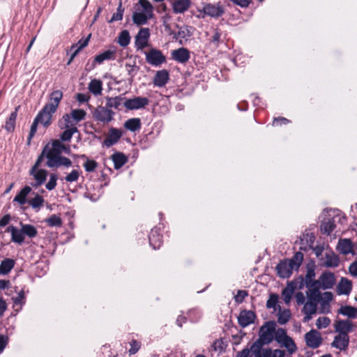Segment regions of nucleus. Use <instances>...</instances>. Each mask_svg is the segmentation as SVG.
<instances>
[{
  "label": "nucleus",
  "instance_id": "1",
  "mask_svg": "<svg viewBox=\"0 0 357 357\" xmlns=\"http://www.w3.org/2000/svg\"><path fill=\"white\" fill-rule=\"evenodd\" d=\"M295 299L298 305H303V322H308L317 313L319 303L321 301L323 306L328 305L333 299V294L328 291L321 294L319 289L313 287L307 289L305 294L302 291L296 292Z\"/></svg>",
  "mask_w": 357,
  "mask_h": 357
},
{
  "label": "nucleus",
  "instance_id": "2",
  "mask_svg": "<svg viewBox=\"0 0 357 357\" xmlns=\"http://www.w3.org/2000/svg\"><path fill=\"white\" fill-rule=\"evenodd\" d=\"M68 151V149L64 144L59 141H55L51 145H47L40 155L47 158V166L49 167H69L72 164L70 160L61 155V153Z\"/></svg>",
  "mask_w": 357,
  "mask_h": 357
},
{
  "label": "nucleus",
  "instance_id": "3",
  "mask_svg": "<svg viewBox=\"0 0 357 357\" xmlns=\"http://www.w3.org/2000/svg\"><path fill=\"white\" fill-rule=\"evenodd\" d=\"M153 7L148 0H139L135 6L132 19L137 26L146 24L153 17Z\"/></svg>",
  "mask_w": 357,
  "mask_h": 357
},
{
  "label": "nucleus",
  "instance_id": "4",
  "mask_svg": "<svg viewBox=\"0 0 357 357\" xmlns=\"http://www.w3.org/2000/svg\"><path fill=\"white\" fill-rule=\"evenodd\" d=\"M20 225L21 228L10 225L6 230V232L10 234L13 242L21 245L24 241L25 236L31 238L37 236L38 231L34 226L22 223H20Z\"/></svg>",
  "mask_w": 357,
  "mask_h": 357
},
{
  "label": "nucleus",
  "instance_id": "5",
  "mask_svg": "<svg viewBox=\"0 0 357 357\" xmlns=\"http://www.w3.org/2000/svg\"><path fill=\"white\" fill-rule=\"evenodd\" d=\"M275 341L281 347H284L289 355L294 354L298 349L294 340L289 337L287 331L282 328H279L276 330Z\"/></svg>",
  "mask_w": 357,
  "mask_h": 357
},
{
  "label": "nucleus",
  "instance_id": "6",
  "mask_svg": "<svg viewBox=\"0 0 357 357\" xmlns=\"http://www.w3.org/2000/svg\"><path fill=\"white\" fill-rule=\"evenodd\" d=\"M43 160V155H40L35 165L30 170V174L33 176L35 180V183L32 184L34 187H38L42 185L45 181L47 176V172L46 170L38 168Z\"/></svg>",
  "mask_w": 357,
  "mask_h": 357
},
{
  "label": "nucleus",
  "instance_id": "7",
  "mask_svg": "<svg viewBox=\"0 0 357 357\" xmlns=\"http://www.w3.org/2000/svg\"><path fill=\"white\" fill-rule=\"evenodd\" d=\"M275 324L274 322H268L262 326L259 331V340L261 343L267 344L273 340H275Z\"/></svg>",
  "mask_w": 357,
  "mask_h": 357
},
{
  "label": "nucleus",
  "instance_id": "8",
  "mask_svg": "<svg viewBox=\"0 0 357 357\" xmlns=\"http://www.w3.org/2000/svg\"><path fill=\"white\" fill-rule=\"evenodd\" d=\"M335 284V278L334 274L331 272H324L321 274L318 280L313 282L310 288H315L317 289H331Z\"/></svg>",
  "mask_w": 357,
  "mask_h": 357
},
{
  "label": "nucleus",
  "instance_id": "9",
  "mask_svg": "<svg viewBox=\"0 0 357 357\" xmlns=\"http://www.w3.org/2000/svg\"><path fill=\"white\" fill-rule=\"evenodd\" d=\"M93 119L102 123H108L113 120L114 112L106 105L98 106L92 112Z\"/></svg>",
  "mask_w": 357,
  "mask_h": 357
},
{
  "label": "nucleus",
  "instance_id": "10",
  "mask_svg": "<svg viewBox=\"0 0 357 357\" xmlns=\"http://www.w3.org/2000/svg\"><path fill=\"white\" fill-rule=\"evenodd\" d=\"M146 62L153 66H160L166 62V57L162 52L155 48H151L144 52Z\"/></svg>",
  "mask_w": 357,
  "mask_h": 357
},
{
  "label": "nucleus",
  "instance_id": "11",
  "mask_svg": "<svg viewBox=\"0 0 357 357\" xmlns=\"http://www.w3.org/2000/svg\"><path fill=\"white\" fill-rule=\"evenodd\" d=\"M252 349L255 357H284L285 351L279 349H263L260 350L258 346L254 343Z\"/></svg>",
  "mask_w": 357,
  "mask_h": 357
},
{
  "label": "nucleus",
  "instance_id": "12",
  "mask_svg": "<svg viewBox=\"0 0 357 357\" xmlns=\"http://www.w3.org/2000/svg\"><path fill=\"white\" fill-rule=\"evenodd\" d=\"M149 28H141L135 38V45L138 50H142L149 45L150 38Z\"/></svg>",
  "mask_w": 357,
  "mask_h": 357
},
{
  "label": "nucleus",
  "instance_id": "13",
  "mask_svg": "<svg viewBox=\"0 0 357 357\" xmlns=\"http://www.w3.org/2000/svg\"><path fill=\"white\" fill-rule=\"evenodd\" d=\"M305 340L307 347L317 349L321 345L322 337L319 331L312 329L305 335Z\"/></svg>",
  "mask_w": 357,
  "mask_h": 357
},
{
  "label": "nucleus",
  "instance_id": "14",
  "mask_svg": "<svg viewBox=\"0 0 357 357\" xmlns=\"http://www.w3.org/2000/svg\"><path fill=\"white\" fill-rule=\"evenodd\" d=\"M149 101L148 98L144 97H135L134 98L126 100L123 102L125 107L128 109H138L145 107Z\"/></svg>",
  "mask_w": 357,
  "mask_h": 357
},
{
  "label": "nucleus",
  "instance_id": "15",
  "mask_svg": "<svg viewBox=\"0 0 357 357\" xmlns=\"http://www.w3.org/2000/svg\"><path fill=\"white\" fill-rule=\"evenodd\" d=\"M55 112V111L45 105L36 116V121H38L44 127H47L50 125L52 114Z\"/></svg>",
  "mask_w": 357,
  "mask_h": 357
},
{
  "label": "nucleus",
  "instance_id": "16",
  "mask_svg": "<svg viewBox=\"0 0 357 357\" xmlns=\"http://www.w3.org/2000/svg\"><path fill=\"white\" fill-rule=\"evenodd\" d=\"M121 136L122 132L120 130L112 128L109 129L108 135L103 141L102 144L106 147H110L117 143Z\"/></svg>",
  "mask_w": 357,
  "mask_h": 357
},
{
  "label": "nucleus",
  "instance_id": "17",
  "mask_svg": "<svg viewBox=\"0 0 357 357\" xmlns=\"http://www.w3.org/2000/svg\"><path fill=\"white\" fill-rule=\"evenodd\" d=\"M204 12L206 13L207 16L219 17L224 13V8L219 3H205L204 5Z\"/></svg>",
  "mask_w": 357,
  "mask_h": 357
},
{
  "label": "nucleus",
  "instance_id": "18",
  "mask_svg": "<svg viewBox=\"0 0 357 357\" xmlns=\"http://www.w3.org/2000/svg\"><path fill=\"white\" fill-rule=\"evenodd\" d=\"M276 270L280 278H287L290 277L295 268L289 264V261L285 259L278 264Z\"/></svg>",
  "mask_w": 357,
  "mask_h": 357
},
{
  "label": "nucleus",
  "instance_id": "19",
  "mask_svg": "<svg viewBox=\"0 0 357 357\" xmlns=\"http://www.w3.org/2000/svg\"><path fill=\"white\" fill-rule=\"evenodd\" d=\"M169 79V72L163 69L156 72L153 82L155 86L162 87L168 82Z\"/></svg>",
  "mask_w": 357,
  "mask_h": 357
},
{
  "label": "nucleus",
  "instance_id": "20",
  "mask_svg": "<svg viewBox=\"0 0 357 357\" xmlns=\"http://www.w3.org/2000/svg\"><path fill=\"white\" fill-rule=\"evenodd\" d=\"M353 328L352 322L348 319L338 320L335 323V331L339 334L348 335Z\"/></svg>",
  "mask_w": 357,
  "mask_h": 357
},
{
  "label": "nucleus",
  "instance_id": "21",
  "mask_svg": "<svg viewBox=\"0 0 357 357\" xmlns=\"http://www.w3.org/2000/svg\"><path fill=\"white\" fill-rule=\"evenodd\" d=\"M190 0H174L172 3V10L176 14L185 13L190 6Z\"/></svg>",
  "mask_w": 357,
  "mask_h": 357
},
{
  "label": "nucleus",
  "instance_id": "22",
  "mask_svg": "<svg viewBox=\"0 0 357 357\" xmlns=\"http://www.w3.org/2000/svg\"><path fill=\"white\" fill-rule=\"evenodd\" d=\"M172 59L179 63H185L190 59V52L184 47L178 48V50L172 52Z\"/></svg>",
  "mask_w": 357,
  "mask_h": 357
},
{
  "label": "nucleus",
  "instance_id": "23",
  "mask_svg": "<svg viewBox=\"0 0 357 357\" xmlns=\"http://www.w3.org/2000/svg\"><path fill=\"white\" fill-rule=\"evenodd\" d=\"M255 318V314L252 311H242L238 317V324L243 328L252 324Z\"/></svg>",
  "mask_w": 357,
  "mask_h": 357
},
{
  "label": "nucleus",
  "instance_id": "24",
  "mask_svg": "<svg viewBox=\"0 0 357 357\" xmlns=\"http://www.w3.org/2000/svg\"><path fill=\"white\" fill-rule=\"evenodd\" d=\"M116 53V48L114 47V48L107 50L105 51L104 52L96 56L95 59H94L93 66H95L96 63L101 64L105 61L114 59Z\"/></svg>",
  "mask_w": 357,
  "mask_h": 357
},
{
  "label": "nucleus",
  "instance_id": "25",
  "mask_svg": "<svg viewBox=\"0 0 357 357\" xmlns=\"http://www.w3.org/2000/svg\"><path fill=\"white\" fill-rule=\"evenodd\" d=\"M349 342V337L348 335L339 334L335 337L332 346L340 350H344L348 347Z\"/></svg>",
  "mask_w": 357,
  "mask_h": 357
},
{
  "label": "nucleus",
  "instance_id": "26",
  "mask_svg": "<svg viewBox=\"0 0 357 357\" xmlns=\"http://www.w3.org/2000/svg\"><path fill=\"white\" fill-rule=\"evenodd\" d=\"M88 90L95 96H101L102 93V82L98 79H92L88 84Z\"/></svg>",
  "mask_w": 357,
  "mask_h": 357
},
{
  "label": "nucleus",
  "instance_id": "27",
  "mask_svg": "<svg viewBox=\"0 0 357 357\" xmlns=\"http://www.w3.org/2000/svg\"><path fill=\"white\" fill-rule=\"evenodd\" d=\"M63 98V93L60 90L54 91L50 94V98L49 102L45 105L54 111H56V109L59 105L61 100Z\"/></svg>",
  "mask_w": 357,
  "mask_h": 357
},
{
  "label": "nucleus",
  "instance_id": "28",
  "mask_svg": "<svg viewBox=\"0 0 357 357\" xmlns=\"http://www.w3.org/2000/svg\"><path fill=\"white\" fill-rule=\"evenodd\" d=\"M296 289V284L293 282H288L286 287L282 291V298L284 302L289 305Z\"/></svg>",
  "mask_w": 357,
  "mask_h": 357
},
{
  "label": "nucleus",
  "instance_id": "29",
  "mask_svg": "<svg viewBox=\"0 0 357 357\" xmlns=\"http://www.w3.org/2000/svg\"><path fill=\"white\" fill-rule=\"evenodd\" d=\"M149 243L154 250L158 249L162 244V236L158 229H153L149 236Z\"/></svg>",
  "mask_w": 357,
  "mask_h": 357
},
{
  "label": "nucleus",
  "instance_id": "30",
  "mask_svg": "<svg viewBox=\"0 0 357 357\" xmlns=\"http://www.w3.org/2000/svg\"><path fill=\"white\" fill-rule=\"evenodd\" d=\"M322 264L326 267H335L339 264L338 257L331 252H326Z\"/></svg>",
  "mask_w": 357,
  "mask_h": 357
},
{
  "label": "nucleus",
  "instance_id": "31",
  "mask_svg": "<svg viewBox=\"0 0 357 357\" xmlns=\"http://www.w3.org/2000/svg\"><path fill=\"white\" fill-rule=\"evenodd\" d=\"M73 119L71 118L70 114H65L62 118L59 121V126L61 129H64L65 128H77L76 122L73 121Z\"/></svg>",
  "mask_w": 357,
  "mask_h": 357
},
{
  "label": "nucleus",
  "instance_id": "32",
  "mask_svg": "<svg viewBox=\"0 0 357 357\" xmlns=\"http://www.w3.org/2000/svg\"><path fill=\"white\" fill-rule=\"evenodd\" d=\"M337 248L341 253L348 255L353 251L352 243L349 239H341L338 243Z\"/></svg>",
  "mask_w": 357,
  "mask_h": 357
},
{
  "label": "nucleus",
  "instance_id": "33",
  "mask_svg": "<svg viewBox=\"0 0 357 357\" xmlns=\"http://www.w3.org/2000/svg\"><path fill=\"white\" fill-rule=\"evenodd\" d=\"M141 126V120L139 118H131L124 123L125 128L131 132L139 130Z\"/></svg>",
  "mask_w": 357,
  "mask_h": 357
},
{
  "label": "nucleus",
  "instance_id": "34",
  "mask_svg": "<svg viewBox=\"0 0 357 357\" xmlns=\"http://www.w3.org/2000/svg\"><path fill=\"white\" fill-rule=\"evenodd\" d=\"M18 108L19 107L15 108V111L10 114L9 118L6 121L4 128L8 132H13L15 130Z\"/></svg>",
  "mask_w": 357,
  "mask_h": 357
},
{
  "label": "nucleus",
  "instance_id": "35",
  "mask_svg": "<svg viewBox=\"0 0 357 357\" xmlns=\"http://www.w3.org/2000/svg\"><path fill=\"white\" fill-rule=\"evenodd\" d=\"M351 282L347 279L342 278L337 287V291L340 294H349L351 291Z\"/></svg>",
  "mask_w": 357,
  "mask_h": 357
},
{
  "label": "nucleus",
  "instance_id": "36",
  "mask_svg": "<svg viewBox=\"0 0 357 357\" xmlns=\"http://www.w3.org/2000/svg\"><path fill=\"white\" fill-rule=\"evenodd\" d=\"M15 261L11 259H6L3 260L0 264V275H6L14 267Z\"/></svg>",
  "mask_w": 357,
  "mask_h": 357
},
{
  "label": "nucleus",
  "instance_id": "37",
  "mask_svg": "<svg viewBox=\"0 0 357 357\" xmlns=\"http://www.w3.org/2000/svg\"><path fill=\"white\" fill-rule=\"evenodd\" d=\"M123 98H121V96H116V97H114V98L107 97L106 98V100H107L106 106L109 109H110L112 108H114V109H119V107L123 103Z\"/></svg>",
  "mask_w": 357,
  "mask_h": 357
},
{
  "label": "nucleus",
  "instance_id": "38",
  "mask_svg": "<svg viewBox=\"0 0 357 357\" xmlns=\"http://www.w3.org/2000/svg\"><path fill=\"white\" fill-rule=\"evenodd\" d=\"M31 191L29 186H25L22 190L15 197L14 202H18L20 205L26 203V198L29 193Z\"/></svg>",
  "mask_w": 357,
  "mask_h": 357
},
{
  "label": "nucleus",
  "instance_id": "39",
  "mask_svg": "<svg viewBox=\"0 0 357 357\" xmlns=\"http://www.w3.org/2000/svg\"><path fill=\"white\" fill-rule=\"evenodd\" d=\"M112 158L114 162V168L116 169L121 168L127 162V158L121 153L113 154Z\"/></svg>",
  "mask_w": 357,
  "mask_h": 357
},
{
  "label": "nucleus",
  "instance_id": "40",
  "mask_svg": "<svg viewBox=\"0 0 357 357\" xmlns=\"http://www.w3.org/2000/svg\"><path fill=\"white\" fill-rule=\"evenodd\" d=\"M338 312L349 318H355L357 315V309L352 306L346 305L341 307Z\"/></svg>",
  "mask_w": 357,
  "mask_h": 357
},
{
  "label": "nucleus",
  "instance_id": "41",
  "mask_svg": "<svg viewBox=\"0 0 357 357\" xmlns=\"http://www.w3.org/2000/svg\"><path fill=\"white\" fill-rule=\"evenodd\" d=\"M287 260L289 261V264L296 271L298 269L303 260V255L301 252H297L291 259Z\"/></svg>",
  "mask_w": 357,
  "mask_h": 357
},
{
  "label": "nucleus",
  "instance_id": "42",
  "mask_svg": "<svg viewBox=\"0 0 357 357\" xmlns=\"http://www.w3.org/2000/svg\"><path fill=\"white\" fill-rule=\"evenodd\" d=\"M69 114H70L71 118L74 119L73 121L76 122V123L84 120L86 115V112L82 109H73Z\"/></svg>",
  "mask_w": 357,
  "mask_h": 357
},
{
  "label": "nucleus",
  "instance_id": "43",
  "mask_svg": "<svg viewBox=\"0 0 357 357\" xmlns=\"http://www.w3.org/2000/svg\"><path fill=\"white\" fill-rule=\"evenodd\" d=\"M130 42V36L128 31H122L118 38V43L121 47H126Z\"/></svg>",
  "mask_w": 357,
  "mask_h": 357
},
{
  "label": "nucleus",
  "instance_id": "44",
  "mask_svg": "<svg viewBox=\"0 0 357 357\" xmlns=\"http://www.w3.org/2000/svg\"><path fill=\"white\" fill-rule=\"evenodd\" d=\"M12 301L13 302V307H19L22 308V305L25 303V294L23 289L18 292V295L16 297H13Z\"/></svg>",
  "mask_w": 357,
  "mask_h": 357
},
{
  "label": "nucleus",
  "instance_id": "45",
  "mask_svg": "<svg viewBox=\"0 0 357 357\" xmlns=\"http://www.w3.org/2000/svg\"><path fill=\"white\" fill-rule=\"evenodd\" d=\"M314 278H315L314 268L312 266L308 267L307 273L305 275V284H306V287H307V289H309L312 287L313 282L316 281L314 280Z\"/></svg>",
  "mask_w": 357,
  "mask_h": 357
},
{
  "label": "nucleus",
  "instance_id": "46",
  "mask_svg": "<svg viewBox=\"0 0 357 357\" xmlns=\"http://www.w3.org/2000/svg\"><path fill=\"white\" fill-rule=\"evenodd\" d=\"M278 310H279L278 318V323L280 324H286L289 321V319L291 317V312H290L289 310H281V308L280 307L278 309Z\"/></svg>",
  "mask_w": 357,
  "mask_h": 357
},
{
  "label": "nucleus",
  "instance_id": "47",
  "mask_svg": "<svg viewBox=\"0 0 357 357\" xmlns=\"http://www.w3.org/2000/svg\"><path fill=\"white\" fill-rule=\"evenodd\" d=\"M90 36H91V35H89V36L86 38L81 39L77 42V43L72 45L71 50H73L78 54L81 50H82L86 46H87L89 41Z\"/></svg>",
  "mask_w": 357,
  "mask_h": 357
},
{
  "label": "nucleus",
  "instance_id": "48",
  "mask_svg": "<svg viewBox=\"0 0 357 357\" xmlns=\"http://www.w3.org/2000/svg\"><path fill=\"white\" fill-rule=\"evenodd\" d=\"M45 222L50 227H61L62 225V220L59 216L52 215L45 220Z\"/></svg>",
  "mask_w": 357,
  "mask_h": 357
},
{
  "label": "nucleus",
  "instance_id": "49",
  "mask_svg": "<svg viewBox=\"0 0 357 357\" xmlns=\"http://www.w3.org/2000/svg\"><path fill=\"white\" fill-rule=\"evenodd\" d=\"M278 296L276 294H271L269 299L267 301L266 307L268 308H273L274 310H278L280 306L278 305Z\"/></svg>",
  "mask_w": 357,
  "mask_h": 357
},
{
  "label": "nucleus",
  "instance_id": "50",
  "mask_svg": "<svg viewBox=\"0 0 357 357\" xmlns=\"http://www.w3.org/2000/svg\"><path fill=\"white\" fill-rule=\"evenodd\" d=\"M64 132L61 135V139L63 141H70L73 137V135L78 131L77 128H65Z\"/></svg>",
  "mask_w": 357,
  "mask_h": 357
},
{
  "label": "nucleus",
  "instance_id": "51",
  "mask_svg": "<svg viewBox=\"0 0 357 357\" xmlns=\"http://www.w3.org/2000/svg\"><path fill=\"white\" fill-rule=\"evenodd\" d=\"M330 323L331 320L328 317H321L317 319L316 326L319 329L325 328L330 324Z\"/></svg>",
  "mask_w": 357,
  "mask_h": 357
},
{
  "label": "nucleus",
  "instance_id": "52",
  "mask_svg": "<svg viewBox=\"0 0 357 357\" xmlns=\"http://www.w3.org/2000/svg\"><path fill=\"white\" fill-rule=\"evenodd\" d=\"M79 172L77 169H73L70 174H68L65 179L67 182L72 183L77 181L79 177Z\"/></svg>",
  "mask_w": 357,
  "mask_h": 357
},
{
  "label": "nucleus",
  "instance_id": "53",
  "mask_svg": "<svg viewBox=\"0 0 357 357\" xmlns=\"http://www.w3.org/2000/svg\"><path fill=\"white\" fill-rule=\"evenodd\" d=\"M43 198L40 195H36L30 201V204L33 208H36L41 207L43 204Z\"/></svg>",
  "mask_w": 357,
  "mask_h": 357
},
{
  "label": "nucleus",
  "instance_id": "54",
  "mask_svg": "<svg viewBox=\"0 0 357 357\" xmlns=\"http://www.w3.org/2000/svg\"><path fill=\"white\" fill-rule=\"evenodd\" d=\"M123 10L121 8V3H120L119 6L117 8V10L115 13L113 14L111 20L109 22H112L114 21L121 20L123 18Z\"/></svg>",
  "mask_w": 357,
  "mask_h": 357
},
{
  "label": "nucleus",
  "instance_id": "55",
  "mask_svg": "<svg viewBox=\"0 0 357 357\" xmlns=\"http://www.w3.org/2000/svg\"><path fill=\"white\" fill-rule=\"evenodd\" d=\"M57 176L54 174H52L50 177V180L46 184V188L49 190H52L55 188L56 185Z\"/></svg>",
  "mask_w": 357,
  "mask_h": 357
},
{
  "label": "nucleus",
  "instance_id": "56",
  "mask_svg": "<svg viewBox=\"0 0 357 357\" xmlns=\"http://www.w3.org/2000/svg\"><path fill=\"white\" fill-rule=\"evenodd\" d=\"M334 229V225L331 222H324L321 226V231L324 234L329 235Z\"/></svg>",
  "mask_w": 357,
  "mask_h": 357
},
{
  "label": "nucleus",
  "instance_id": "57",
  "mask_svg": "<svg viewBox=\"0 0 357 357\" xmlns=\"http://www.w3.org/2000/svg\"><path fill=\"white\" fill-rule=\"evenodd\" d=\"M86 172H93L97 167V162L93 160H87L84 164Z\"/></svg>",
  "mask_w": 357,
  "mask_h": 357
},
{
  "label": "nucleus",
  "instance_id": "58",
  "mask_svg": "<svg viewBox=\"0 0 357 357\" xmlns=\"http://www.w3.org/2000/svg\"><path fill=\"white\" fill-rule=\"evenodd\" d=\"M140 343L136 340H132L130 342V349H129V353L130 355L136 354L140 348Z\"/></svg>",
  "mask_w": 357,
  "mask_h": 357
},
{
  "label": "nucleus",
  "instance_id": "59",
  "mask_svg": "<svg viewBox=\"0 0 357 357\" xmlns=\"http://www.w3.org/2000/svg\"><path fill=\"white\" fill-rule=\"evenodd\" d=\"M221 36L222 32L220 31V30L215 29L214 30V34L212 36L211 41L215 43V45H218L221 40Z\"/></svg>",
  "mask_w": 357,
  "mask_h": 357
},
{
  "label": "nucleus",
  "instance_id": "60",
  "mask_svg": "<svg viewBox=\"0 0 357 357\" xmlns=\"http://www.w3.org/2000/svg\"><path fill=\"white\" fill-rule=\"evenodd\" d=\"M8 342V337L6 335H0V353H2Z\"/></svg>",
  "mask_w": 357,
  "mask_h": 357
},
{
  "label": "nucleus",
  "instance_id": "61",
  "mask_svg": "<svg viewBox=\"0 0 357 357\" xmlns=\"http://www.w3.org/2000/svg\"><path fill=\"white\" fill-rule=\"evenodd\" d=\"M89 99L90 96L84 93H77L76 96V100L80 103L86 102Z\"/></svg>",
  "mask_w": 357,
  "mask_h": 357
},
{
  "label": "nucleus",
  "instance_id": "62",
  "mask_svg": "<svg viewBox=\"0 0 357 357\" xmlns=\"http://www.w3.org/2000/svg\"><path fill=\"white\" fill-rule=\"evenodd\" d=\"M40 123L38 121H36V119L35 118L34 121L33 122L31 129H30V133H29V140L34 136L35 133L37 130V126Z\"/></svg>",
  "mask_w": 357,
  "mask_h": 357
},
{
  "label": "nucleus",
  "instance_id": "63",
  "mask_svg": "<svg viewBox=\"0 0 357 357\" xmlns=\"http://www.w3.org/2000/svg\"><path fill=\"white\" fill-rule=\"evenodd\" d=\"M247 296L248 294L245 291L239 290L237 295L235 296L236 301L241 303Z\"/></svg>",
  "mask_w": 357,
  "mask_h": 357
},
{
  "label": "nucleus",
  "instance_id": "64",
  "mask_svg": "<svg viewBox=\"0 0 357 357\" xmlns=\"http://www.w3.org/2000/svg\"><path fill=\"white\" fill-rule=\"evenodd\" d=\"M188 317L191 319L192 321H196L200 318L201 315L199 312L192 310V311L189 312Z\"/></svg>",
  "mask_w": 357,
  "mask_h": 357
}]
</instances>
